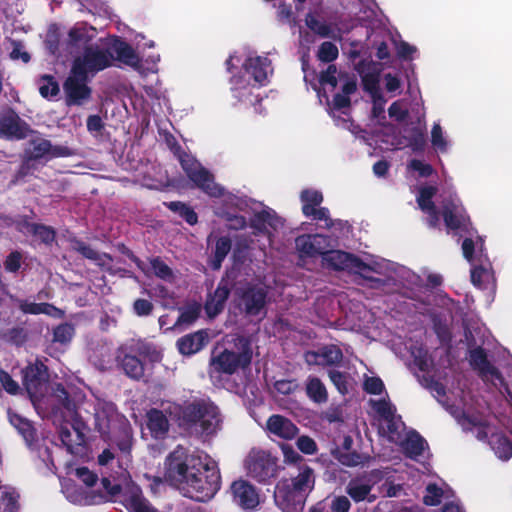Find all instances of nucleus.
I'll return each instance as SVG.
<instances>
[{
  "mask_svg": "<svg viewBox=\"0 0 512 512\" xmlns=\"http://www.w3.org/2000/svg\"><path fill=\"white\" fill-rule=\"evenodd\" d=\"M150 265L156 277L162 280H170L173 278L172 269L160 257L151 258Z\"/></svg>",
  "mask_w": 512,
  "mask_h": 512,
  "instance_id": "obj_57",
  "label": "nucleus"
},
{
  "mask_svg": "<svg viewBox=\"0 0 512 512\" xmlns=\"http://www.w3.org/2000/svg\"><path fill=\"white\" fill-rule=\"evenodd\" d=\"M443 490L435 483H430L426 487V493L423 496V503L427 506H437L441 503Z\"/></svg>",
  "mask_w": 512,
  "mask_h": 512,
  "instance_id": "obj_58",
  "label": "nucleus"
},
{
  "mask_svg": "<svg viewBox=\"0 0 512 512\" xmlns=\"http://www.w3.org/2000/svg\"><path fill=\"white\" fill-rule=\"evenodd\" d=\"M122 497L126 506L133 512H144L149 507L147 500L143 497L141 488L136 484L127 485L122 489Z\"/></svg>",
  "mask_w": 512,
  "mask_h": 512,
  "instance_id": "obj_31",
  "label": "nucleus"
},
{
  "mask_svg": "<svg viewBox=\"0 0 512 512\" xmlns=\"http://www.w3.org/2000/svg\"><path fill=\"white\" fill-rule=\"evenodd\" d=\"M59 436L61 442L67 448V451L71 454L78 453V448L84 445L76 443V436L73 438V433L67 427H61Z\"/></svg>",
  "mask_w": 512,
  "mask_h": 512,
  "instance_id": "obj_60",
  "label": "nucleus"
},
{
  "mask_svg": "<svg viewBox=\"0 0 512 512\" xmlns=\"http://www.w3.org/2000/svg\"><path fill=\"white\" fill-rule=\"evenodd\" d=\"M328 376L330 381L333 383V385L341 395L344 396L348 394L349 374L347 372H341L335 369H330L328 370Z\"/></svg>",
  "mask_w": 512,
  "mask_h": 512,
  "instance_id": "obj_52",
  "label": "nucleus"
},
{
  "mask_svg": "<svg viewBox=\"0 0 512 512\" xmlns=\"http://www.w3.org/2000/svg\"><path fill=\"white\" fill-rule=\"evenodd\" d=\"M151 346L142 342L119 348L116 356L118 366L132 380H140L145 375L144 360L149 356Z\"/></svg>",
  "mask_w": 512,
  "mask_h": 512,
  "instance_id": "obj_7",
  "label": "nucleus"
},
{
  "mask_svg": "<svg viewBox=\"0 0 512 512\" xmlns=\"http://www.w3.org/2000/svg\"><path fill=\"white\" fill-rule=\"evenodd\" d=\"M322 264L328 269L335 271H348L354 274H361L362 271H372V267L365 263L358 256L342 250L330 249L322 259Z\"/></svg>",
  "mask_w": 512,
  "mask_h": 512,
  "instance_id": "obj_11",
  "label": "nucleus"
},
{
  "mask_svg": "<svg viewBox=\"0 0 512 512\" xmlns=\"http://www.w3.org/2000/svg\"><path fill=\"white\" fill-rule=\"evenodd\" d=\"M302 202V213L305 217H310L313 210L323 202V195L318 190L304 189L300 194Z\"/></svg>",
  "mask_w": 512,
  "mask_h": 512,
  "instance_id": "obj_37",
  "label": "nucleus"
},
{
  "mask_svg": "<svg viewBox=\"0 0 512 512\" xmlns=\"http://www.w3.org/2000/svg\"><path fill=\"white\" fill-rule=\"evenodd\" d=\"M252 348L248 341H244L238 352L224 349L211 358V367L215 372L232 375L238 369H246L252 361Z\"/></svg>",
  "mask_w": 512,
  "mask_h": 512,
  "instance_id": "obj_9",
  "label": "nucleus"
},
{
  "mask_svg": "<svg viewBox=\"0 0 512 512\" xmlns=\"http://www.w3.org/2000/svg\"><path fill=\"white\" fill-rule=\"evenodd\" d=\"M339 50L338 47L330 42L325 41L323 42L318 49L317 57L321 62L324 63H331L335 61L338 58Z\"/></svg>",
  "mask_w": 512,
  "mask_h": 512,
  "instance_id": "obj_54",
  "label": "nucleus"
},
{
  "mask_svg": "<svg viewBox=\"0 0 512 512\" xmlns=\"http://www.w3.org/2000/svg\"><path fill=\"white\" fill-rule=\"evenodd\" d=\"M39 93L43 98H53L56 97L59 92V84L56 81L55 77L49 74L41 75L39 80Z\"/></svg>",
  "mask_w": 512,
  "mask_h": 512,
  "instance_id": "obj_47",
  "label": "nucleus"
},
{
  "mask_svg": "<svg viewBox=\"0 0 512 512\" xmlns=\"http://www.w3.org/2000/svg\"><path fill=\"white\" fill-rule=\"evenodd\" d=\"M88 75H79L71 67L69 76L63 83V89L68 106H82L92 97V89L87 85Z\"/></svg>",
  "mask_w": 512,
  "mask_h": 512,
  "instance_id": "obj_14",
  "label": "nucleus"
},
{
  "mask_svg": "<svg viewBox=\"0 0 512 512\" xmlns=\"http://www.w3.org/2000/svg\"><path fill=\"white\" fill-rule=\"evenodd\" d=\"M23 154L40 164L42 160L46 162L54 158L69 157L73 152L67 146L53 145L48 139L35 137L29 140Z\"/></svg>",
  "mask_w": 512,
  "mask_h": 512,
  "instance_id": "obj_12",
  "label": "nucleus"
},
{
  "mask_svg": "<svg viewBox=\"0 0 512 512\" xmlns=\"http://www.w3.org/2000/svg\"><path fill=\"white\" fill-rule=\"evenodd\" d=\"M231 92L232 96L237 101H243L251 96L252 91L250 87V83L245 79L244 75H233L231 78Z\"/></svg>",
  "mask_w": 512,
  "mask_h": 512,
  "instance_id": "obj_42",
  "label": "nucleus"
},
{
  "mask_svg": "<svg viewBox=\"0 0 512 512\" xmlns=\"http://www.w3.org/2000/svg\"><path fill=\"white\" fill-rule=\"evenodd\" d=\"M479 264L474 265L471 269V282L476 287H481L483 284V277H487L491 270V263L488 259L482 261L479 259Z\"/></svg>",
  "mask_w": 512,
  "mask_h": 512,
  "instance_id": "obj_53",
  "label": "nucleus"
},
{
  "mask_svg": "<svg viewBox=\"0 0 512 512\" xmlns=\"http://www.w3.org/2000/svg\"><path fill=\"white\" fill-rule=\"evenodd\" d=\"M468 361L471 368L483 381H491L495 386L498 383L500 385L505 383L501 371L489 361L487 352L482 346L470 349Z\"/></svg>",
  "mask_w": 512,
  "mask_h": 512,
  "instance_id": "obj_15",
  "label": "nucleus"
},
{
  "mask_svg": "<svg viewBox=\"0 0 512 512\" xmlns=\"http://www.w3.org/2000/svg\"><path fill=\"white\" fill-rule=\"evenodd\" d=\"M427 447L426 440L416 431L410 433L402 443L404 453L410 459H417Z\"/></svg>",
  "mask_w": 512,
  "mask_h": 512,
  "instance_id": "obj_35",
  "label": "nucleus"
},
{
  "mask_svg": "<svg viewBox=\"0 0 512 512\" xmlns=\"http://www.w3.org/2000/svg\"><path fill=\"white\" fill-rule=\"evenodd\" d=\"M18 308L24 314L39 315L45 314L54 319H62L65 316V312L56 307L54 304L48 302L34 303L27 300L17 299Z\"/></svg>",
  "mask_w": 512,
  "mask_h": 512,
  "instance_id": "obj_27",
  "label": "nucleus"
},
{
  "mask_svg": "<svg viewBox=\"0 0 512 512\" xmlns=\"http://www.w3.org/2000/svg\"><path fill=\"white\" fill-rule=\"evenodd\" d=\"M328 512H349L352 504L346 495L329 494L323 498Z\"/></svg>",
  "mask_w": 512,
  "mask_h": 512,
  "instance_id": "obj_46",
  "label": "nucleus"
},
{
  "mask_svg": "<svg viewBox=\"0 0 512 512\" xmlns=\"http://www.w3.org/2000/svg\"><path fill=\"white\" fill-rule=\"evenodd\" d=\"M114 55L108 49H100L92 45L84 48L82 56L76 57L72 63V68L79 75L95 74L112 65Z\"/></svg>",
  "mask_w": 512,
  "mask_h": 512,
  "instance_id": "obj_10",
  "label": "nucleus"
},
{
  "mask_svg": "<svg viewBox=\"0 0 512 512\" xmlns=\"http://www.w3.org/2000/svg\"><path fill=\"white\" fill-rule=\"evenodd\" d=\"M165 206L172 212L178 214L189 225L198 223V215L192 207L181 201H171L164 203Z\"/></svg>",
  "mask_w": 512,
  "mask_h": 512,
  "instance_id": "obj_41",
  "label": "nucleus"
},
{
  "mask_svg": "<svg viewBox=\"0 0 512 512\" xmlns=\"http://www.w3.org/2000/svg\"><path fill=\"white\" fill-rule=\"evenodd\" d=\"M126 419L124 415L118 412L115 403L106 400H98L94 407V425L101 435H107L112 432L113 423L120 425L121 421Z\"/></svg>",
  "mask_w": 512,
  "mask_h": 512,
  "instance_id": "obj_18",
  "label": "nucleus"
},
{
  "mask_svg": "<svg viewBox=\"0 0 512 512\" xmlns=\"http://www.w3.org/2000/svg\"><path fill=\"white\" fill-rule=\"evenodd\" d=\"M204 458L188 454L183 449L172 451L165 459L166 481L185 496L187 485L196 478L203 466Z\"/></svg>",
  "mask_w": 512,
  "mask_h": 512,
  "instance_id": "obj_3",
  "label": "nucleus"
},
{
  "mask_svg": "<svg viewBox=\"0 0 512 512\" xmlns=\"http://www.w3.org/2000/svg\"><path fill=\"white\" fill-rule=\"evenodd\" d=\"M352 446L353 438L350 435H346L343 438L342 444L332 449L331 454L342 465L355 467L363 463L364 458L362 454L353 450Z\"/></svg>",
  "mask_w": 512,
  "mask_h": 512,
  "instance_id": "obj_23",
  "label": "nucleus"
},
{
  "mask_svg": "<svg viewBox=\"0 0 512 512\" xmlns=\"http://www.w3.org/2000/svg\"><path fill=\"white\" fill-rule=\"evenodd\" d=\"M234 501L245 510H253L259 504V494L256 488L246 480H236L231 485Z\"/></svg>",
  "mask_w": 512,
  "mask_h": 512,
  "instance_id": "obj_21",
  "label": "nucleus"
},
{
  "mask_svg": "<svg viewBox=\"0 0 512 512\" xmlns=\"http://www.w3.org/2000/svg\"><path fill=\"white\" fill-rule=\"evenodd\" d=\"M68 243L72 251L79 253L82 257L94 261L100 265L101 255L98 251L92 248L89 244L79 239L76 236H69Z\"/></svg>",
  "mask_w": 512,
  "mask_h": 512,
  "instance_id": "obj_38",
  "label": "nucleus"
},
{
  "mask_svg": "<svg viewBox=\"0 0 512 512\" xmlns=\"http://www.w3.org/2000/svg\"><path fill=\"white\" fill-rule=\"evenodd\" d=\"M32 235L38 237L42 243L51 245L55 241L56 231L51 226L37 223Z\"/></svg>",
  "mask_w": 512,
  "mask_h": 512,
  "instance_id": "obj_59",
  "label": "nucleus"
},
{
  "mask_svg": "<svg viewBox=\"0 0 512 512\" xmlns=\"http://www.w3.org/2000/svg\"><path fill=\"white\" fill-rule=\"evenodd\" d=\"M147 428L155 438L167 434L169 431V421L163 411L152 408L147 412Z\"/></svg>",
  "mask_w": 512,
  "mask_h": 512,
  "instance_id": "obj_32",
  "label": "nucleus"
},
{
  "mask_svg": "<svg viewBox=\"0 0 512 512\" xmlns=\"http://www.w3.org/2000/svg\"><path fill=\"white\" fill-rule=\"evenodd\" d=\"M204 468L196 478L187 485L184 497L198 502H206L214 497L221 487V475L215 461L204 457Z\"/></svg>",
  "mask_w": 512,
  "mask_h": 512,
  "instance_id": "obj_4",
  "label": "nucleus"
},
{
  "mask_svg": "<svg viewBox=\"0 0 512 512\" xmlns=\"http://www.w3.org/2000/svg\"><path fill=\"white\" fill-rule=\"evenodd\" d=\"M441 208V215L448 230L469 233L472 223L459 199H444Z\"/></svg>",
  "mask_w": 512,
  "mask_h": 512,
  "instance_id": "obj_13",
  "label": "nucleus"
},
{
  "mask_svg": "<svg viewBox=\"0 0 512 512\" xmlns=\"http://www.w3.org/2000/svg\"><path fill=\"white\" fill-rule=\"evenodd\" d=\"M230 293L231 283L228 279V274H226L219 281L215 291L207 296L204 309L208 317L214 318L224 310Z\"/></svg>",
  "mask_w": 512,
  "mask_h": 512,
  "instance_id": "obj_20",
  "label": "nucleus"
},
{
  "mask_svg": "<svg viewBox=\"0 0 512 512\" xmlns=\"http://www.w3.org/2000/svg\"><path fill=\"white\" fill-rule=\"evenodd\" d=\"M363 389L368 394L380 395L384 391L385 385L380 377L372 376L364 380Z\"/></svg>",
  "mask_w": 512,
  "mask_h": 512,
  "instance_id": "obj_62",
  "label": "nucleus"
},
{
  "mask_svg": "<svg viewBox=\"0 0 512 512\" xmlns=\"http://www.w3.org/2000/svg\"><path fill=\"white\" fill-rule=\"evenodd\" d=\"M490 444L498 458L509 460L512 457V442L503 434H493Z\"/></svg>",
  "mask_w": 512,
  "mask_h": 512,
  "instance_id": "obj_40",
  "label": "nucleus"
},
{
  "mask_svg": "<svg viewBox=\"0 0 512 512\" xmlns=\"http://www.w3.org/2000/svg\"><path fill=\"white\" fill-rule=\"evenodd\" d=\"M247 475L262 484H270L278 475V458L271 452L253 448L245 459Z\"/></svg>",
  "mask_w": 512,
  "mask_h": 512,
  "instance_id": "obj_5",
  "label": "nucleus"
},
{
  "mask_svg": "<svg viewBox=\"0 0 512 512\" xmlns=\"http://www.w3.org/2000/svg\"><path fill=\"white\" fill-rule=\"evenodd\" d=\"M372 489L373 483L371 480L366 479L365 477H355L350 479V481L346 484L345 493L355 503L363 501L372 503L376 499V496L371 494Z\"/></svg>",
  "mask_w": 512,
  "mask_h": 512,
  "instance_id": "obj_22",
  "label": "nucleus"
},
{
  "mask_svg": "<svg viewBox=\"0 0 512 512\" xmlns=\"http://www.w3.org/2000/svg\"><path fill=\"white\" fill-rule=\"evenodd\" d=\"M232 248V241L228 236H221L216 240L215 250L211 259L210 267L213 270H219L223 261Z\"/></svg>",
  "mask_w": 512,
  "mask_h": 512,
  "instance_id": "obj_36",
  "label": "nucleus"
},
{
  "mask_svg": "<svg viewBox=\"0 0 512 512\" xmlns=\"http://www.w3.org/2000/svg\"><path fill=\"white\" fill-rule=\"evenodd\" d=\"M9 421L28 445H32L34 442H36V429L28 419L17 413H9Z\"/></svg>",
  "mask_w": 512,
  "mask_h": 512,
  "instance_id": "obj_33",
  "label": "nucleus"
},
{
  "mask_svg": "<svg viewBox=\"0 0 512 512\" xmlns=\"http://www.w3.org/2000/svg\"><path fill=\"white\" fill-rule=\"evenodd\" d=\"M281 449L286 463L297 465V468L301 466L302 463H306L303 456H301L291 445L283 444Z\"/></svg>",
  "mask_w": 512,
  "mask_h": 512,
  "instance_id": "obj_64",
  "label": "nucleus"
},
{
  "mask_svg": "<svg viewBox=\"0 0 512 512\" xmlns=\"http://www.w3.org/2000/svg\"><path fill=\"white\" fill-rule=\"evenodd\" d=\"M23 385L30 395L41 392L43 386L48 382L49 374L47 366L39 360L28 365L23 371Z\"/></svg>",
  "mask_w": 512,
  "mask_h": 512,
  "instance_id": "obj_19",
  "label": "nucleus"
},
{
  "mask_svg": "<svg viewBox=\"0 0 512 512\" xmlns=\"http://www.w3.org/2000/svg\"><path fill=\"white\" fill-rule=\"evenodd\" d=\"M20 495L15 489L2 492L0 501L4 506V512H18Z\"/></svg>",
  "mask_w": 512,
  "mask_h": 512,
  "instance_id": "obj_55",
  "label": "nucleus"
},
{
  "mask_svg": "<svg viewBox=\"0 0 512 512\" xmlns=\"http://www.w3.org/2000/svg\"><path fill=\"white\" fill-rule=\"evenodd\" d=\"M271 65V60L267 57H250L243 64L245 72L250 75L258 86L265 85L267 81V70Z\"/></svg>",
  "mask_w": 512,
  "mask_h": 512,
  "instance_id": "obj_29",
  "label": "nucleus"
},
{
  "mask_svg": "<svg viewBox=\"0 0 512 512\" xmlns=\"http://www.w3.org/2000/svg\"><path fill=\"white\" fill-rule=\"evenodd\" d=\"M36 133L13 109L0 115V136L10 140H23Z\"/></svg>",
  "mask_w": 512,
  "mask_h": 512,
  "instance_id": "obj_17",
  "label": "nucleus"
},
{
  "mask_svg": "<svg viewBox=\"0 0 512 512\" xmlns=\"http://www.w3.org/2000/svg\"><path fill=\"white\" fill-rule=\"evenodd\" d=\"M362 86L363 89L371 95L373 102H385L383 95L380 91L379 78L377 75L372 73L365 74L362 77Z\"/></svg>",
  "mask_w": 512,
  "mask_h": 512,
  "instance_id": "obj_49",
  "label": "nucleus"
},
{
  "mask_svg": "<svg viewBox=\"0 0 512 512\" xmlns=\"http://www.w3.org/2000/svg\"><path fill=\"white\" fill-rule=\"evenodd\" d=\"M179 162L189 180L205 194L214 198L224 195V188L215 182L214 175L195 158L183 152L179 155Z\"/></svg>",
  "mask_w": 512,
  "mask_h": 512,
  "instance_id": "obj_6",
  "label": "nucleus"
},
{
  "mask_svg": "<svg viewBox=\"0 0 512 512\" xmlns=\"http://www.w3.org/2000/svg\"><path fill=\"white\" fill-rule=\"evenodd\" d=\"M337 67L334 64H329L326 70L322 71L319 75V83L321 85H330L333 89L338 85Z\"/></svg>",
  "mask_w": 512,
  "mask_h": 512,
  "instance_id": "obj_63",
  "label": "nucleus"
},
{
  "mask_svg": "<svg viewBox=\"0 0 512 512\" xmlns=\"http://www.w3.org/2000/svg\"><path fill=\"white\" fill-rule=\"evenodd\" d=\"M433 331L442 346L450 347L452 343V332L445 319L439 316L432 318Z\"/></svg>",
  "mask_w": 512,
  "mask_h": 512,
  "instance_id": "obj_44",
  "label": "nucleus"
},
{
  "mask_svg": "<svg viewBox=\"0 0 512 512\" xmlns=\"http://www.w3.org/2000/svg\"><path fill=\"white\" fill-rule=\"evenodd\" d=\"M114 60H117L127 66L134 69H139L142 64V60L133 47L126 41L116 38L111 46Z\"/></svg>",
  "mask_w": 512,
  "mask_h": 512,
  "instance_id": "obj_25",
  "label": "nucleus"
},
{
  "mask_svg": "<svg viewBox=\"0 0 512 512\" xmlns=\"http://www.w3.org/2000/svg\"><path fill=\"white\" fill-rule=\"evenodd\" d=\"M208 342V333L205 330H199L182 336L177 340V347L183 355H193L204 348Z\"/></svg>",
  "mask_w": 512,
  "mask_h": 512,
  "instance_id": "obj_26",
  "label": "nucleus"
},
{
  "mask_svg": "<svg viewBox=\"0 0 512 512\" xmlns=\"http://www.w3.org/2000/svg\"><path fill=\"white\" fill-rule=\"evenodd\" d=\"M268 291L264 286L246 282L234 291L235 306L247 316H258L265 310Z\"/></svg>",
  "mask_w": 512,
  "mask_h": 512,
  "instance_id": "obj_8",
  "label": "nucleus"
},
{
  "mask_svg": "<svg viewBox=\"0 0 512 512\" xmlns=\"http://www.w3.org/2000/svg\"><path fill=\"white\" fill-rule=\"evenodd\" d=\"M38 164V162L30 159L29 157L23 154L21 164L15 172L13 179L11 180V183L17 184L20 182H24L27 176L32 175L38 169Z\"/></svg>",
  "mask_w": 512,
  "mask_h": 512,
  "instance_id": "obj_48",
  "label": "nucleus"
},
{
  "mask_svg": "<svg viewBox=\"0 0 512 512\" xmlns=\"http://www.w3.org/2000/svg\"><path fill=\"white\" fill-rule=\"evenodd\" d=\"M75 335V327L72 323H60L53 329V342L68 344Z\"/></svg>",
  "mask_w": 512,
  "mask_h": 512,
  "instance_id": "obj_50",
  "label": "nucleus"
},
{
  "mask_svg": "<svg viewBox=\"0 0 512 512\" xmlns=\"http://www.w3.org/2000/svg\"><path fill=\"white\" fill-rule=\"evenodd\" d=\"M266 426L271 434L286 440L293 439L299 431L290 419L279 414L271 415L266 422Z\"/></svg>",
  "mask_w": 512,
  "mask_h": 512,
  "instance_id": "obj_24",
  "label": "nucleus"
},
{
  "mask_svg": "<svg viewBox=\"0 0 512 512\" xmlns=\"http://www.w3.org/2000/svg\"><path fill=\"white\" fill-rule=\"evenodd\" d=\"M225 222L229 230H242L246 228L247 221L243 215L234 214L231 212L217 213Z\"/></svg>",
  "mask_w": 512,
  "mask_h": 512,
  "instance_id": "obj_56",
  "label": "nucleus"
},
{
  "mask_svg": "<svg viewBox=\"0 0 512 512\" xmlns=\"http://www.w3.org/2000/svg\"><path fill=\"white\" fill-rule=\"evenodd\" d=\"M306 26L313 31L315 34L322 38H335V34L330 24L324 21H320L311 13L305 17Z\"/></svg>",
  "mask_w": 512,
  "mask_h": 512,
  "instance_id": "obj_43",
  "label": "nucleus"
},
{
  "mask_svg": "<svg viewBox=\"0 0 512 512\" xmlns=\"http://www.w3.org/2000/svg\"><path fill=\"white\" fill-rule=\"evenodd\" d=\"M297 474L290 480L280 481L275 490V501L285 512L302 509L308 496L314 490L316 475L307 463L297 468Z\"/></svg>",
  "mask_w": 512,
  "mask_h": 512,
  "instance_id": "obj_2",
  "label": "nucleus"
},
{
  "mask_svg": "<svg viewBox=\"0 0 512 512\" xmlns=\"http://www.w3.org/2000/svg\"><path fill=\"white\" fill-rule=\"evenodd\" d=\"M407 146L415 153L423 152L426 146V137L424 130L415 125L409 129V135L405 137Z\"/></svg>",
  "mask_w": 512,
  "mask_h": 512,
  "instance_id": "obj_45",
  "label": "nucleus"
},
{
  "mask_svg": "<svg viewBox=\"0 0 512 512\" xmlns=\"http://www.w3.org/2000/svg\"><path fill=\"white\" fill-rule=\"evenodd\" d=\"M345 78V82L341 87V92L336 93L333 97V108L342 110L351 106L350 95L357 90V80L355 76L349 77L347 74L339 75V79Z\"/></svg>",
  "mask_w": 512,
  "mask_h": 512,
  "instance_id": "obj_30",
  "label": "nucleus"
},
{
  "mask_svg": "<svg viewBox=\"0 0 512 512\" xmlns=\"http://www.w3.org/2000/svg\"><path fill=\"white\" fill-rule=\"evenodd\" d=\"M295 245L300 258H323L334 246L331 237L323 234L300 235L295 239Z\"/></svg>",
  "mask_w": 512,
  "mask_h": 512,
  "instance_id": "obj_16",
  "label": "nucleus"
},
{
  "mask_svg": "<svg viewBox=\"0 0 512 512\" xmlns=\"http://www.w3.org/2000/svg\"><path fill=\"white\" fill-rule=\"evenodd\" d=\"M436 193L437 188L432 185L424 186L419 190V195L417 196V203L422 211H426L436 206L435 203L433 202V197L436 195Z\"/></svg>",
  "mask_w": 512,
  "mask_h": 512,
  "instance_id": "obj_51",
  "label": "nucleus"
},
{
  "mask_svg": "<svg viewBox=\"0 0 512 512\" xmlns=\"http://www.w3.org/2000/svg\"><path fill=\"white\" fill-rule=\"evenodd\" d=\"M273 387L277 393L289 396L299 388V384L296 379H280L274 382Z\"/></svg>",
  "mask_w": 512,
  "mask_h": 512,
  "instance_id": "obj_61",
  "label": "nucleus"
},
{
  "mask_svg": "<svg viewBox=\"0 0 512 512\" xmlns=\"http://www.w3.org/2000/svg\"><path fill=\"white\" fill-rule=\"evenodd\" d=\"M119 434L115 436V443L118 449L125 454H130L132 449L133 434L132 428L127 419L121 421L118 426Z\"/></svg>",
  "mask_w": 512,
  "mask_h": 512,
  "instance_id": "obj_39",
  "label": "nucleus"
},
{
  "mask_svg": "<svg viewBox=\"0 0 512 512\" xmlns=\"http://www.w3.org/2000/svg\"><path fill=\"white\" fill-rule=\"evenodd\" d=\"M307 397L317 404H322L328 400V392L320 378L308 376L305 385Z\"/></svg>",
  "mask_w": 512,
  "mask_h": 512,
  "instance_id": "obj_34",
  "label": "nucleus"
},
{
  "mask_svg": "<svg viewBox=\"0 0 512 512\" xmlns=\"http://www.w3.org/2000/svg\"><path fill=\"white\" fill-rule=\"evenodd\" d=\"M175 416L180 428L199 436H214L222 426L220 409L209 397L184 401L175 407Z\"/></svg>",
  "mask_w": 512,
  "mask_h": 512,
  "instance_id": "obj_1",
  "label": "nucleus"
},
{
  "mask_svg": "<svg viewBox=\"0 0 512 512\" xmlns=\"http://www.w3.org/2000/svg\"><path fill=\"white\" fill-rule=\"evenodd\" d=\"M343 353L336 345L324 347L320 352L308 351L306 361L308 364L336 365L342 361Z\"/></svg>",
  "mask_w": 512,
  "mask_h": 512,
  "instance_id": "obj_28",
  "label": "nucleus"
}]
</instances>
